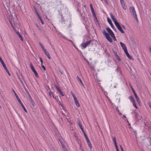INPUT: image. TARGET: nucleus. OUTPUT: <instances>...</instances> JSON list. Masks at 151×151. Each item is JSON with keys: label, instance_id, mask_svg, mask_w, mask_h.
Returning <instances> with one entry per match:
<instances>
[{"label": "nucleus", "instance_id": "nucleus-1", "mask_svg": "<svg viewBox=\"0 0 151 151\" xmlns=\"http://www.w3.org/2000/svg\"><path fill=\"white\" fill-rule=\"evenodd\" d=\"M78 124L79 125L80 128L81 129L83 132V133L84 134V135L85 136V137L86 139V140L87 143L88 144V147H89L90 149H91L92 147L91 145L90 142V141L88 139L86 134L82 126V125L80 122L79 121L78 122Z\"/></svg>", "mask_w": 151, "mask_h": 151}, {"label": "nucleus", "instance_id": "nucleus-2", "mask_svg": "<svg viewBox=\"0 0 151 151\" xmlns=\"http://www.w3.org/2000/svg\"><path fill=\"white\" fill-rule=\"evenodd\" d=\"M129 11L130 13L132 14L136 21L137 22H138V19L134 7L133 6L130 7L129 8Z\"/></svg>", "mask_w": 151, "mask_h": 151}, {"label": "nucleus", "instance_id": "nucleus-3", "mask_svg": "<svg viewBox=\"0 0 151 151\" xmlns=\"http://www.w3.org/2000/svg\"><path fill=\"white\" fill-rule=\"evenodd\" d=\"M107 31L109 33L111 37L114 40L116 41V40L114 36V35L112 30L108 27L106 28Z\"/></svg>", "mask_w": 151, "mask_h": 151}, {"label": "nucleus", "instance_id": "nucleus-4", "mask_svg": "<svg viewBox=\"0 0 151 151\" xmlns=\"http://www.w3.org/2000/svg\"><path fill=\"white\" fill-rule=\"evenodd\" d=\"M13 91H14V93L15 94V96H16V98L17 99L18 102L20 104H21V106H22V108H23L25 112H27V110H26V109L25 108V107H24V106L23 105V104L22 102L21 101L20 99L18 97V96L17 94L16 93H15V92L14 90H13Z\"/></svg>", "mask_w": 151, "mask_h": 151}, {"label": "nucleus", "instance_id": "nucleus-5", "mask_svg": "<svg viewBox=\"0 0 151 151\" xmlns=\"http://www.w3.org/2000/svg\"><path fill=\"white\" fill-rule=\"evenodd\" d=\"M103 35H105L107 40L110 42L112 41V40L110 37L109 34L106 32L105 30H104L103 32Z\"/></svg>", "mask_w": 151, "mask_h": 151}, {"label": "nucleus", "instance_id": "nucleus-6", "mask_svg": "<svg viewBox=\"0 0 151 151\" xmlns=\"http://www.w3.org/2000/svg\"><path fill=\"white\" fill-rule=\"evenodd\" d=\"M0 61L1 64H2L3 66L4 67V69L6 70V72L8 73V75L10 76H11V74L10 73L9 70H8L6 66L5 65V64L4 63L3 60L1 59V58L0 56Z\"/></svg>", "mask_w": 151, "mask_h": 151}, {"label": "nucleus", "instance_id": "nucleus-7", "mask_svg": "<svg viewBox=\"0 0 151 151\" xmlns=\"http://www.w3.org/2000/svg\"><path fill=\"white\" fill-rule=\"evenodd\" d=\"M30 67L34 73L35 76L37 77L38 78V74L36 71L35 70L33 65H32L31 63H30Z\"/></svg>", "mask_w": 151, "mask_h": 151}, {"label": "nucleus", "instance_id": "nucleus-8", "mask_svg": "<svg viewBox=\"0 0 151 151\" xmlns=\"http://www.w3.org/2000/svg\"><path fill=\"white\" fill-rule=\"evenodd\" d=\"M107 20L108 21V22L109 23V24L110 25L111 27L116 32V29H115V27H114V25H113V24L112 23L111 21V19L109 18L108 17L107 18Z\"/></svg>", "mask_w": 151, "mask_h": 151}, {"label": "nucleus", "instance_id": "nucleus-9", "mask_svg": "<svg viewBox=\"0 0 151 151\" xmlns=\"http://www.w3.org/2000/svg\"><path fill=\"white\" fill-rule=\"evenodd\" d=\"M115 25L116 27L117 28V29H118L119 31H120L121 33H124V32L122 30L121 26H120L119 23H118V24H117L116 23V24Z\"/></svg>", "mask_w": 151, "mask_h": 151}, {"label": "nucleus", "instance_id": "nucleus-10", "mask_svg": "<svg viewBox=\"0 0 151 151\" xmlns=\"http://www.w3.org/2000/svg\"><path fill=\"white\" fill-rule=\"evenodd\" d=\"M144 123L146 126L148 127V128H151V122H147L146 120H145Z\"/></svg>", "mask_w": 151, "mask_h": 151}, {"label": "nucleus", "instance_id": "nucleus-11", "mask_svg": "<svg viewBox=\"0 0 151 151\" xmlns=\"http://www.w3.org/2000/svg\"><path fill=\"white\" fill-rule=\"evenodd\" d=\"M124 52H125L126 55H127V57L130 59L131 60H133V59L132 57V56L130 55L129 53L128 52L127 50H126L124 51Z\"/></svg>", "mask_w": 151, "mask_h": 151}, {"label": "nucleus", "instance_id": "nucleus-12", "mask_svg": "<svg viewBox=\"0 0 151 151\" xmlns=\"http://www.w3.org/2000/svg\"><path fill=\"white\" fill-rule=\"evenodd\" d=\"M110 15L111 18L113 22H114L115 25L116 24V23L118 24V23L116 21V18H115L114 16L111 13H110Z\"/></svg>", "mask_w": 151, "mask_h": 151}, {"label": "nucleus", "instance_id": "nucleus-13", "mask_svg": "<svg viewBox=\"0 0 151 151\" xmlns=\"http://www.w3.org/2000/svg\"><path fill=\"white\" fill-rule=\"evenodd\" d=\"M120 44L121 47H122V49L124 50V51L126 50H127L126 46L124 43H123L122 42H120Z\"/></svg>", "mask_w": 151, "mask_h": 151}, {"label": "nucleus", "instance_id": "nucleus-14", "mask_svg": "<svg viewBox=\"0 0 151 151\" xmlns=\"http://www.w3.org/2000/svg\"><path fill=\"white\" fill-rule=\"evenodd\" d=\"M113 141H114L115 146L116 148V150H118V148L117 145V143L116 141V138L115 137H114L113 139Z\"/></svg>", "mask_w": 151, "mask_h": 151}, {"label": "nucleus", "instance_id": "nucleus-15", "mask_svg": "<svg viewBox=\"0 0 151 151\" xmlns=\"http://www.w3.org/2000/svg\"><path fill=\"white\" fill-rule=\"evenodd\" d=\"M76 79H77V81L79 82L80 84H81L82 86H83L84 85H83V82H82V81L81 80V79L79 78V77L78 76H77Z\"/></svg>", "mask_w": 151, "mask_h": 151}, {"label": "nucleus", "instance_id": "nucleus-16", "mask_svg": "<svg viewBox=\"0 0 151 151\" xmlns=\"http://www.w3.org/2000/svg\"><path fill=\"white\" fill-rule=\"evenodd\" d=\"M120 3L123 9H124V10H125L126 9V7L125 6V4L124 3V1L121 2Z\"/></svg>", "mask_w": 151, "mask_h": 151}, {"label": "nucleus", "instance_id": "nucleus-17", "mask_svg": "<svg viewBox=\"0 0 151 151\" xmlns=\"http://www.w3.org/2000/svg\"><path fill=\"white\" fill-rule=\"evenodd\" d=\"M92 14L93 16V17L94 18V20H95L96 22H98V20L97 18L96 17V14L95 13V12H92Z\"/></svg>", "mask_w": 151, "mask_h": 151}, {"label": "nucleus", "instance_id": "nucleus-18", "mask_svg": "<svg viewBox=\"0 0 151 151\" xmlns=\"http://www.w3.org/2000/svg\"><path fill=\"white\" fill-rule=\"evenodd\" d=\"M134 95V96L137 99V101L138 103L139 104V103L141 102L140 100L139 99V98L138 97L137 95L136 94H135Z\"/></svg>", "mask_w": 151, "mask_h": 151}, {"label": "nucleus", "instance_id": "nucleus-19", "mask_svg": "<svg viewBox=\"0 0 151 151\" xmlns=\"http://www.w3.org/2000/svg\"><path fill=\"white\" fill-rule=\"evenodd\" d=\"M16 32L17 34V35L20 38L21 40L22 41H23V39L22 38L21 35L18 32Z\"/></svg>", "mask_w": 151, "mask_h": 151}, {"label": "nucleus", "instance_id": "nucleus-20", "mask_svg": "<svg viewBox=\"0 0 151 151\" xmlns=\"http://www.w3.org/2000/svg\"><path fill=\"white\" fill-rule=\"evenodd\" d=\"M129 99L132 103L134 102L135 101L134 97L133 96H129Z\"/></svg>", "mask_w": 151, "mask_h": 151}, {"label": "nucleus", "instance_id": "nucleus-21", "mask_svg": "<svg viewBox=\"0 0 151 151\" xmlns=\"http://www.w3.org/2000/svg\"><path fill=\"white\" fill-rule=\"evenodd\" d=\"M60 142L61 145L62 147L63 148V149L64 151H68L67 150L66 148L65 147V146L61 142Z\"/></svg>", "mask_w": 151, "mask_h": 151}, {"label": "nucleus", "instance_id": "nucleus-22", "mask_svg": "<svg viewBox=\"0 0 151 151\" xmlns=\"http://www.w3.org/2000/svg\"><path fill=\"white\" fill-rule=\"evenodd\" d=\"M52 94V96L54 99H55L57 101L58 99V97L57 96H55L54 94H53L52 92H51Z\"/></svg>", "mask_w": 151, "mask_h": 151}, {"label": "nucleus", "instance_id": "nucleus-23", "mask_svg": "<svg viewBox=\"0 0 151 151\" xmlns=\"http://www.w3.org/2000/svg\"><path fill=\"white\" fill-rule=\"evenodd\" d=\"M129 39H130L132 42V43H133L134 42V40H133V39L131 35H130L129 36Z\"/></svg>", "mask_w": 151, "mask_h": 151}, {"label": "nucleus", "instance_id": "nucleus-24", "mask_svg": "<svg viewBox=\"0 0 151 151\" xmlns=\"http://www.w3.org/2000/svg\"><path fill=\"white\" fill-rule=\"evenodd\" d=\"M76 104V106H77L78 107H79L80 106V104L78 100L76 101H75Z\"/></svg>", "mask_w": 151, "mask_h": 151}, {"label": "nucleus", "instance_id": "nucleus-25", "mask_svg": "<svg viewBox=\"0 0 151 151\" xmlns=\"http://www.w3.org/2000/svg\"><path fill=\"white\" fill-rule=\"evenodd\" d=\"M45 55H46L47 58L49 59H50L51 58L50 56V55L48 53V52H47V53H45Z\"/></svg>", "mask_w": 151, "mask_h": 151}, {"label": "nucleus", "instance_id": "nucleus-26", "mask_svg": "<svg viewBox=\"0 0 151 151\" xmlns=\"http://www.w3.org/2000/svg\"><path fill=\"white\" fill-rule=\"evenodd\" d=\"M91 40H90L89 41H87L86 43L85 44H86V45L87 46L90 43L92 42Z\"/></svg>", "mask_w": 151, "mask_h": 151}, {"label": "nucleus", "instance_id": "nucleus-27", "mask_svg": "<svg viewBox=\"0 0 151 151\" xmlns=\"http://www.w3.org/2000/svg\"><path fill=\"white\" fill-rule=\"evenodd\" d=\"M38 18L40 20V21L42 24H44V22L43 21L41 17L40 16H39Z\"/></svg>", "mask_w": 151, "mask_h": 151}, {"label": "nucleus", "instance_id": "nucleus-28", "mask_svg": "<svg viewBox=\"0 0 151 151\" xmlns=\"http://www.w3.org/2000/svg\"><path fill=\"white\" fill-rule=\"evenodd\" d=\"M55 87H56V89H57V91L59 92L61 91V90L60 89V88L59 87H58L57 86H55Z\"/></svg>", "mask_w": 151, "mask_h": 151}, {"label": "nucleus", "instance_id": "nucleus-29", "mask_svg": "<svg viewBox=\"0 0 151 151\" xmlns=\"http://www.w3.org/2000/svg\"><path fill=\"white\" fill-rule=\"evenodd\" d=\"M133 106L134 107H135L137 109H138V107L137 106L136 103L135 102V101H134V102L132 103Z\"/></svg>", "mask_w": 151, "mask_h": 151}, {"label": "nucleus", "instance_id": "nucleus-30", "mask_svg": "<svg viewBox=\"0 0 151 151\" xmlns=\"http://www.w3.org/2000/svg\"><path fill=\"white\" fill-rule=\"evenodd\" d=\"M131 86V87L132 88V90L133 92V93H134V94H136L135 92V91L134 90V88H132V86Z\"/></svg>", "mask_w": 151, "mask_h": 151}, {"label": "nucleus", "instance_id": "nucleus-31", "mask_svg": "<svg viewBox=\"0 0 151 151\" xmlns=\"http://www.w3.org/2000/svg\"><path fill=\"white\" fill-rule=\"evenodd\" d=\"M116 58L119 61H121V59L120 58L119 56H117V57H116Z\"/></svg>", "mask_w": 151, "mask_h": 151}, {"label": "nucleus", "instance_id": "nucleus-32", "mask_svg": "<svg viewBox=\"0 0 151 151\" xmlns=\"http://www.w3.org/2000/svg\"><path fill=\"white\" fill-rule=\"evenodd\" d=\"M41 67L43 68L44 70H46V68L43 65V64H41Z\"/></svg>", "mask_w": 151, "mask_h": 151}, {"label": "nucleus", "instance_id": "nucleus-33", "mask_svg": "<svg viewBox=\"0 0 151 151\" xmlns=\"http://www.w3.org/2000/svg\"><path fill=\"white\" fill-rule=\"evenodd\" d=\"M35 11L36 13V14L37 16L38 17H39V16H40V14H39V13H38V12L36 10V9H35Z\"/></svg>", "mask_w": 151, "mask_h": 151}, {"label": "nucleus", "instance_id": "nucleus-34", "mask_svg": "<svg viewBox=\"0 0 151 151\" xmlns=\"http://www.w3.org/2000/svg\"><path fill=\"white\" fill-rule=\"evenodd\" d=\"M39 44L41 46V48H42V49H43L44 48L43 46L41 44L40 42H39Z\"/></svg>", "mask_w": 151, "mask_h": 151}, {"label": "nucleus", "instance_id": "nucleus-35", "mask_svg": "<svg viewBox=\"0 0 151 151\" xmlns=\"http://www.w3.org/2000/svg\"><path fill=\"white\" fill-rule=\"evenodd\" d=\"M31 102L32 105L33 106H34V104H35V103L32 99V100H31Z\"/></svg>", "mask_w": 151, "mask_h": 151}, {"label": "nucleus", "instance_id": "nucleus-36", "mask_svg": "<svg viewBox=\"0 0 151 151\" xmlns=\"http://www.w3.org/2000/svg\"><path fill=\"white\" fill-rule=\"evenodd\" d=\"M9 22H10V23L12 27V28H13V29H14V28L13 27V26L12 24V21H11L9 20Z\"/></svg>", "mask_w": 151, "mask_h": 151}, {"label": "nucleus", "instance_id": "nucleus-37", "mask_svg": "<svg viewBox=\"0 0 151 151\" xmlns=\"http://www.w3.org/2000/svg\"><path fill=\"white\" fill-rule=\"evenodd\" d=\"M39 58L40 59V62H41V64H43V61L41 57H40Z\"/></svg>", "mask_w": 151, "mask_h": 151}, {"label": "nucleus", "instance_id": "nucleus-38", "mask_svg": "<svg viewBox=\"0 0 151 151\" xmlns=\"http://www.w3.org/2000/svg\"><path fill=\"white\" fill-rule=\"evenodd\" d=\"M87 46V45H86V44H85V43L83 45V48H85Z\"/></svg>", "mask_w": 151, "mask_h": 151}, {"label": "nucleus", "instance_id": "nucleus-39", "mask_svg": "<svg viewBox=\"0 0 151 151\" xmlns=\"http://www.w3.org/2000/svg\"><path fill=\"white\" fill-rule=\"evenodd\" d=\"M23 86V87L24 88V87H26L23 83V82L22 81H21V82Z\"/></svg>", "mask_w": 151, "mask_h": 151}, {"label": "nucleus", "instance_id": "nucleus-40", "mask_svg": "<svg viewBox=\"0 0 151 151\" xmlns=\"http://www.w3.org/2000/svg\"><path fill=\"white\" fill-rule=\"evenodd\" d=\"M119 146H120V148H121V149L122 151H124L122 147V145H120Z\"/></svg>", "mask_w": 151, "mask_h": 151}, {"label": "nucleus", "instance_id": "nucleus-41", "mask_svg": "<svg viewBox=\"0 0 151 151\" xmlns=\"http://www.w3.org/2000/svg\"><path fill=\"white\" fill-rule=\"evenodd\" d=\"M135 118H137V115H138V114L137 113H136V112H135Z\"/></svg>", "mask_w": 151, "mask_h": 151}, {"label": "nucleus", "instance_id": "nucleus-42", "mask_svg": "<svg viewBox=\"0 0 151 151\" xmlns=\"http://www.w3.org/2000/svg\"><path fill=\"white\" fill-rule=\"evenodd\" d=\"M91 9L92 12V13L95 12L93 8H91Z\"/></svg>", "mask_w": 151, "mask_h": 151}, {"label": "nucleus", "instance_id": "nucleus-43", "mask_svg": "<svg viewBox=\"0 0 151 151\" xmlns=\"http://www.w3.org/2000/svg\"><path fill=\"white\" fill-rule=\"evenodd\" d=\"M59 93H60V94L62 96H64V94H63V92L61 91L59 92Z\"/></svg>", "mask_w": 151, "mask_h": 151}, {"label": "nucleus", "instance_id": "nucleus-44", "mask_svg": "<svg viewBox=\"0 0 151 151\" xmlns=\"http://www.w3.org/2000/svg\"><path fill=\"white\" fill-rule=\"evenodd\" d=\"M43 49V50L44 51L45 53H47V52L46 51V49H45L44 48L43 49Z\"/></svg>", "mask_w": 151, "mask_h": 151}, {"label": "nucleus", "instance_id": "nucleus-45", "mask_svg": "<svg viewBox=\"0 0 151 151\" xmlns=\"http://www.w3.org/2000/svg\"><path fill=\"white\" fill-rule=\"evenodd\" d=\"M24 89L26 91V92L27 93H28L29 92L27 91V88H26V87H24Z\"/></svg>", "mask_w": 151, "mask_h": 151}, {"label": "nucleus", "instance_id": "nucleus-46", "mask_svg": "<svg viewBox=\"0 0 151 151\" xmlns=\"http://www.w3.org/2000/svg\"><path fill=\"white\" fill-rule=\"evenodd\" d=\"M24 89L26 91V92L27 93H28L29 92L27 91V88H26V87H24Z\"/></svg>", "mask_w": 151, "mask_h": 151}, {"label": "nucleus", "instance_id": "nucleus-47", "mask_svg": "<svg viewBox=\"0 0 151 151\" xmlns=\"http://www.w3.org/2000/svg\"><path fill=\"white\" fill-rule=\"evenodd\" d=\"M73 99H74V101H76L77 100V98H76V97H74Z\"/></svg>", "mask_w": 151, "mask_h": 151}, {"label": "nucleus", "instance_id": "nucleus-48", "mask_svg": "<svg viewBox=\"0 0 151 151\" xmlns=\"http://www.w3.org/2000/svg\"><path fill=\"white\" fill-rule=\"evenodd\" d=\"M115 53V57L116 58L117 57V56H118L116 52H114Z\"/></svg>", "mask_w": 151, "mask_h": 151}, {"label": "nucleus", "instance_id": "nucleus-49", "mask_svg": "<svg viewBox=\"0 0 151 151\" xmlns=\"http://www.w3.org/2000/svg\"><path fill=\"white\" fill-rule=\"evenodd\" d=\"M90 7L91 8H93L92 4H90Z\"/></svg>", "mask_w": 151, "mask_h": 151}, {"label": "nucleus", "instance_id": "nucleus-50", "mask_svg": "<svg viewBox=\"0 0 151 151\" xmlns=\"http://www.w3.org/2000/svg\"><path fill=\"white\" fill-rule=\"evenodd\" d=\"M18 78L19 79V80H20V81L21 82V81H22L21 80V79L20 78L19 76L18 77Z\"/></svg>", "mask_w": 151, "mask_h": 151}, {"label": "nucleus", "instance_id": "nucleus-51", "mask_svg": "<svg viewBox=\"0 0 151 151\" xmlns=\"http://www.w3.org/2000/svg\"><path fill=\"white\" fill-rule=\"evenodd\" d=\"M122 27L124 29H126V28H125V27H124V26L123 25H122Z\"/></svg>", "mask_w": 151, "mask_h": 151}, {"label": "nucleus", "instance_id": "nucleus-52", "mask_svg": "<svg viewBox=\"0 0 151 151\" xmlns=\"http://www.w3.org/2000/svg\"><path fill=\"white\" fill-rule=\"evenodd\" d=\"M149 50L150 51V52L151 53V47L150 46L149 47Z\"/></svg>", "mask_w": 151, "mask_h": 151}, {"label": "nucleus", "instance_id": "nucleus-53", "mask_svg": "<svg viewBox=\"0 0 151 151\" xmlns=\"http://www.w3.org/2000/svg\"><path fill=\"white\" fill-rule=\"evenodd\" d=\"M51 92H52L51 91H50V92H49V94L51 96V94H52V93Z\"/></svg>", "mask_w": 151, "mask_h": 151}, {"label": "nucleus", "instance_id": "nucleus-54", "mask_svg": "<svg viewBox=\"0 0 151 151\" xmlns=\"http://www.w3.org/2000/svg\"><path fill=\"white\" fill-rule=\"evenodd\" d=\"M149 105L150 106V108L151 109V104L150 103H149Z\"/></svg>", "mask_w": 151, "mask_h": 151}, {"label": "nucleus", "instance_id": "nucleus-55", "mask_svg": "<svg viewBox=\"0 0 151 151\" xmlns=\"http://www.w3.org/2000/svg\"><path fill=\"white\" fill-rule=\"evenodd\" d=\"M36 25L38 28L39 27V25H38L37 24H36Z\"/></svg>", "mask_w": 151, "mask_h": 151}, {"label": "nucleus", "instance_id": "nucleus-56", "mask_svg": "<svg viewBox=\"0 0 151 151\" xmlns=\"http://www.w3.org/2000/svg\"><path fill=\"white\" fill-rule=\"evenodd\" d=\"M60 73L61 74H63V73L62 72V71L60 70Z\"/></svg>", "mask_w": 151, "mask_h": 151}, {"label": "nucleus", "instance_id": "nucleus-57", "mask_svg": "<svg viewBox=\"0 0 151 151\" xmlns=\"http://www.w3.org/2000/svg\"><path fill=\"white\" fill-rule=\"evenodd\" d=\"M29 97H30V101H31V100H32V99L31 98V96H29Z\"/></svg>", "mask_w": 151, "mask_h": 151}, {"label": "nucleus", "instance_id": "nucleus-58", "mask_svg": "<svg viewBox=\"0 0 151 151\" xmlns=\"http://www.w3.org/2000/svg\"><path fill=\"white\" fill-rule=\"evenodd\" d=\"M120 2L123 1H124L123 0H120Z\"/></svg>", "mask_w": 151, "mask_h": 151}, {"label": "nucleus", "instance_id": "nucleus-59", "mask_svg": "<svg viewBox=\"0 0 151 151\" xmlns=\"http://www.w3.org/2000/svg\"><path fill=\"white\" fill-rule=\"evenodd\" d=\"M123 116L124 118H126V116H125V115H123Z\"/></svg>", "mask_w": 151, "mask_h": 151}, {"label": "nucleus", "instance_id": "nucleus-60", "mask_svg": "<svg viewBox=\"0 0 151 151\" xmlns=\"http://www.w3.org/2000/svg\"><path fill=\"white\" fill-rule=\"evenodd\" d=\"M116 110L119 112V111L117 109H116Z\"/></svg>", "mask_w": 151, "mask_h": 151}, {"label": "nucleus", "instance_id": "nucleus-61", "mask_svg": "<svg viewBox=\"0 0 151 151\" xmlns=\"http://www.w3.org/2000/svg\"><path fill=\"white\" fill-rule=\"evenodd\" d=\"M73 98H74V97H75V96H74V94H73Z\"/></svg>", "mask_w": 151, "mask_h": 151}, {"label": "nucleus", "instance_id": "nucleus-62", "mask_svg": "<svg viewBox=\"0 0 151 151\" xmlns=\"http://www.w3.org/2000/svg\"><path fill=\"white\" fill-rule=\"evenodd\" d=\"M114 87L115 88H116V86H114Z\"/></svg>", "mask_w": 151, "mask_h": 151}, {"label": "nucleus", "instance_id": "nucleus-63", "mask_svg": "<svg viewBox=\"0 0 151 151\" xmlns=\"http://www.w3.org/2000/svg\"><path fill=\"white\" fill-rule=\"evenodd\" d=\"M67 119V121H68L69 122V120H68V119Z\"/></svg>", "mask_w": 151, "mask_h": 151}, {"label": "nucleus", "instance_id": "nucleus-64", "mask_svg": "<svg viewBox=\"0 0 151 151\" xmlns=\"http://www.w3.org/2000/svg\"><path fill=\"white\" fill-rule=\"evenodd\" d=\"M119 114L120 115H122V114H121V113H120V114H119Z\"/></svg>", "mask_w": 151, "mask_h": 151}]
</instances>
